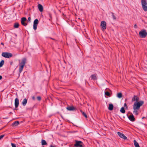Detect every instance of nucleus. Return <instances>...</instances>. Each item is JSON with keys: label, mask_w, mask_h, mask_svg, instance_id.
<instances>
[{"label": "nucleus", "mask_w": 147, "mask_h": 147, "mask_svg": "<svg viewBox=\"0 0 147 147\" xmlns=\"http://www.w3.org/2000/svg\"><path fill=\"white\" fill-rule=\"evenodd\" d=\"M143 101H140L138 102H135L133 105V109L134 110H139L140 106L144 104Z\"/></svg>", "instance_id": "obj_1"}, {"label": "nucleus", "mask_w": 147, "mask_h": 147, "mask_svg": "<svg viewBox=\"0 0 147 147\" xmlns=\"http://www.w3.org/2000/svg\"><path fill=\"white\" fill-rule=\"evenodd\" d=\"M26 59L25 58H23L21 62L19 63V72L21 73L26 64Z\"/></svg>", "instance_id": "obj_2"}, {"label": "nucleus", "mask_w": 147, "mask_h": 147, "mask_svg": "<svg viewBox=\"0 0 147 147\" xmlns=\"http://www.w3.org/2000/svg\"><path fill=\"white\" fill-rule=\"evenodd\" d=\"M139 35L140 38H145L147 35V32L146 30L143 29L140 31Z\"/></svg>", "instance_id": "obj_3"}, {"label": "nucleus", "mask_w": 147, "mask_h": 147, "mask_svg": "<svg viewBox=\"0 0 147 147\" xmlns=\"http://www.w3.org/2000/svg\"><path fill=\"white\" fill-rule=\"evenodd\" d=\"M141 3L144 11H147V3L146 0H141Z\"/></svg>", "instance_id": "obj_4"}, {"label": "nucleus", "mask_w": 147, "mask_h": 147, "mask_svg": "<svg viewBox=\"0 0 147 147\" xmlns=\"http://www.w3.org/2000/svg\"><path fill=\"white\" fill-rule=\"evenodd\" d=\"M2 56L5 58H9L12 57V54L8 52H3L2 53Z\"/></svg>", "instance_id": "obj_5"}, {"label": "nucleus", "mask_w": 147, "mask_h": 147, "mask_svg": "<svg viewBox=\"0 0 147 147\" xmlns=\"http://www.w3.org/2000/svg\"><path fill=\"white\" fill-rule=\"evenodd\" d=\"M76 143L74 144V146L76 147H83V142L79 141L76 140L75 141Z\"/></svg>", "instance_id": "obj_6"}, {"label": "nucleus", "mask_w": 147, "mask_h": 147, "mask_svg": "<svg viewBox=\"0 0 147 147\" xmlns=\"http://www.w3.org/2000/svg\"><path fill=\"white\" fill-rule=\"evenodd\" d=\"M100 26L102 28V30L103 31H104L106 28V23L105 21H102L100 23Z\"/></svg>", "instance_id": "obj_7"}, {"label": "nucleus", "mask_w": 147, "mask_h": 147, "mask_svg": "<svg viewBox=\"0 0 147 147\" xmlns=\"http://www.w3.org/2000/svg\"><path fill=\"white\" fill-rule=\"evenodd\" d=\"M39 21L37 19H36L34 21L33 23V29L36 30L37 29V26L38 24Z\"/></svg>", "instance_id": "obj_8"}, {"label": "nucleus", "mask_w": 147, "mask_h": 147, "mask_svg": "<svg viewBox=\"0 0 147 147\" xmlns=\"http://www.w3.org/2000/svg\"><path fill=\"white\" fill-rule=\"evenodd\" d=\"M117 134L120 138L124 139V140H126L127 139V137L123 134H122L120 132H118Z\"/></svg>", "instance_id": "obj_9"}, {"label": "nucleus", "mask_w": 147, "mask_h": 147, "mask_svg": "<svg viewBox=\"0 0 147 147\" xmlns=\"http://www.w3.org/2000/svg\"><path fill=\"white\" fill-rule=\"evenodd\" d=\"M26 20V19L25 17H23L21 18V23L24 26H26L27 24L24 22Z\"/></svg>", "instance_id": "obj_10"}, {"label": "nucleus", "mask_w": 147, "mask_h": 147, "mask_svg": "<svg viewBox=\"0 0 147 147\" xmlns=\"http://www.w3.org/2000/svg\"><path fill=\"white\" fill-rule=\"evenodd\" d=\"M69 111H74L75 110L76 108L73 106H70L66 108Z\"/></svg>", "instance_id": "obj_11"}, {"label": "nucleus", "mask_w": 147, "mask_h": 147, "mask_svg": "<svg viewBox=\"0 0 147 147\" xmlns=\"http://www.w3.org/2000/svg\"><path fill=\"white\" fill-rule=\"evenodd\" d=\"M19 104V100L17 98H16L15 100V106L16 108L18 107Z\"/></svg>", "instance_id": "obj_12"}, {"label": "nucleus", "mask_w": 147, "mask_h": 147, "mask_svg": "<svg viewBox=\"0 0 147 147\" xmlns=\"http://www.w3.org/2000/svg\"><path fill=\"white\" fill-rule=\"evenodd\" d=\"M139 98L136 96H134L132 99V101L134 102L136 101L137 102L139 100Z\"/></svg>", "instance_id": "obj_13"}, {"label": "nucleus", "mask_w": 147, "mask_h": 147, "mask_svg": "<svg viewBox=\"0 0 147 147\" xmlns=\"http://www.w3.org/2000/svg\"><path fill=\"white\" fill-rule=\"evenodd\" d=\"M128 118L130 120L132 121H135V119L134 117V116L132 114L128 116Z\"/></svg>", "instance_id": "obj_14"}, {"label": "nucleus", "mask_w": 147, "mask_h": 147, "mask_svg": "<svg viewBox=\"0 0 147 147\" xmlns=\"http://www.w3.org/2000/svg\"><path fill=\"white\" fill-rule=\"evenodd\" d=\"M38 7L39 10L40 11L42 12L43 10V7L42 5L40 4H38Z\"/></svg>", "instance_id": "obj_15"}, {"label": "nucleus", "mask_w": 147, "mask_h": 147, "mask_svg": "<svg viewBox=\"0 0 147 147\" xmlns=\"http://www.w3.org/2000/svg\"><path fill=\"white\" fill-rule=\"evenodd\" d=\"M27 103V100L26 98H24L23 100L22 104L23 106H25Z\"/></svg>", "instance_id": "obj_16"}, {"label": "nucleus", "mask_w": 147, "mask_h": 147, "mask_svg": "<svg viewBox=\"0 0 147 147\" xmlns=\"http://www.w3.org/2000/svg\"><path fill=\"white\" fill-rule=\"evenodd\" d=\"M134 142L135 147H140L138 143L135 140H134Z\"/></svg>", "instance_id": "obj_17"}, {"label": "nucleus", "mask_w": 147, "mask_h": 147, "mask_svg": "<svg viewBox=\"0 0 147 147\" xmlns=\"http://www.w3.org/2000/svg\"><path fill=\"white\" fill-rule=\"evenodd\" d=\"M113 108V106L112 104H109V107H108V109L110 110H112Z\"/></svg>", "instance_id": "obj_18"}, {"label": "nucleus", "mask_w": 147, "mask_h": 147, "mask_svg": "<svg viewBox=\"0 0 147 147\" xmlns=\"http://www.w3.org/2000/svg\"><path fill=\"white\" fill-rule=\"evenodd\" d=\"M41 144L42 145H46L47 144L46 142L44 140H42L41 141Z\"/></svg>", "instance_id": "obj_19"}, {"label": "nucleus", "mask_w": 147, "mask_h": 147, "mask_svg": "<svg viewBox=\"0 0 147 147\" xmlns=\"http://www.w3.org/2000/svg\"><path fill=\"white\" fill-rule=\"evenodd\" d=\"M19 123V121H16L14 122L12 124L13 125H15V126L18 125Z\"/></svg>", "instance_id": "obj_20"}, {"label": "nucleus", "mask_w": 147, "mask_h": 147, "mask_svg": "<svg viewBox=\"0 0 147 147\" xmlns=\"http://www.w3.org/2000/svg\"><path fill=\"white\" fill-rule=\"evenodd\" d=\"M19 24L18 23L16 22L14 24V27L15 28H18Z\"/></svg>", "instance_id": "obj_21"}, {"label": "nucleus", "mask_w": 147, "mask_h": 147, "mask_svg": "<svg viewBox=\"0 0 147 147\" xmlns=\"http://www.w3.org/2000/svg\"><path fill=\"white\" fill-rule=\"evenodd\" d=\"M134 111L133 112V113L135 115H137L138 114V111L139 110H134Z\"/></svg>", "instance_id": "obj_22"}, {"label": "nucleus", "mask_w": 147, "mask_h": 147, "mask_svg": "<svg viewBox=\"0 0 147 147\" xmlns=\"http://www.w3.org/2000/svg\"><path fill=\"white\" fill-rule=\"evenodd\" d=\"M92 79L96 80V76L95 75H92L91 76Z\"/></svg>", "instance_id": "obj_23"}, {"label": "nucleus", "mask_w": 147, "mask_h": 147, "mask_svg": "<svg viewBox=\"0 0 147 147\" xmlns=\"http://www.w3.org/2000/svg\"><path fill=\"white\" fill-rule=\"evenodd\" d=\"M120 111L121 113H124L125 112V111L123 107H122L121 108Z\"/></svg>", "instance_id": "obj_24"}, {"label": "nucleus", "mask_w": 147, "mask_h": 147, "mask_svg": "<svg viewBox=\"0 0 147 147\" xmlns=\"http://www.w3.org/2000/svg\"><path fill=\"white\" fill-rule=\"evenodd\" d=\"M117 96L119 98H121L122 97V94L121 93H119L117 94Z\"/></svg>", "instance_id": "obj_25"}, {"label": "nucleus", "mask_w": 147, "mask_h": 147, "mask_svg": "<svg viewBox=\"0 0 147 147\" xmlns=\"http://www.w3.org/2000/svg\"><path fill=\"white\" fill-rule=\"evenodd\" d=\"M111 13L112 14V16L113 17V20H116V18L115 16L114 15V13H113V12H111Z\"/></svg>", "instance_id": "obj_26"}, {"label": "nucleus", "mask_w": 147, "mask_h": 147, "mask_svg": "<svg viewBox=\"0 0 147 147\" xmlns=\"http://www.w3.org/2000/svg\"><path fill=\"white\" fill-rule=\"evenodd\" d=\"M4 61L3 60H2L0 63V67H1L4 64Z\"/></svg>", "instance_id": "obj_27"}, {"label": "nucleus", "mask_w": 147, "mask_h": 147, "mask_svg": "<svg viewBox=\"0 0 147 147\" xmlns=\"http://www.w3.org/2000/svg\"><path fill=\"white\" fill-rule=\"evenodd\" d=\"M82 114L83 115H84L86 118H87V116L86 114L84 112L81 111Z\"/></svg>", "instance_id": "obj_28"}, {"label": "nucleus", "mask_w": 147, "mask_h": 147, "mask_svg": "<svg viewBox=\"0 0 147 147\" xmlns=\"http://www.w3.org/2000/svg\"><path fill=\"white\" fill-rule=\"evenodd\" d=\"M105 94L107 96H109L110 95V93L108 91L105 92Z\"/></svg>", "instance_id": "obj_29"}, {"label": "nucleus", "mask_w": 147, "mask_h": 147, "mask_svg": "<svg viewBox=\"0 0 147 147\" xmlns=\"http://www.w3.org/2000/svg\"><path fill=\"white\" fill-rule=\"evenodd\" d=\"M37 98L38 101H40L41 99V97L40 96H37Z\"/></svg>", "instance_id": "obj_30"}, {"label": "nucleus", "mask_w": 147, "mask_h": 147, "mask_svg": "<svg viewBox=\"0 0 147 147\" xmlns=\"http://www.w3.org/2000/svg\"><path fill=\"white\" fill-rule=\"evenodd\" d=\"M12 147H16V145L13 143H11V144Z\"/></svg>", "instance_id": "obj_31"}, {"label": "nucleus", "mask_w": 147, "mask_h": 147, "mask_svg": "<svg viewBox=\"0 0 147 147\" xmlns=\"http://www.w3.org/2000/svg\"><path fill=\"white\" fill-rule=\"evenodd\" d=\"M4 135H1L0 136V140L2 139V138H3V137L4 136Z\"/></svg>", "instance_id": "obj_32"}, {"label": "nucleus", "mask_w": 147, "mask_h": 147, "mask_svg": "<svg viewBox=\"0 0 147 147\" xmlns=\"http://www.w3.org/2000/svg\"><path fill=\"white\" fill-rule=\"evenodd\" d=\"M31 19L30 17H29L28 18V21L29 22H30L31 21Z\"/></svg>", "instance_id": "obj_33"}, {"label": "nucleus", "mask_w": 147, "mask_h": 147, "mask_svg": "<svg viewBox=\"0 0 147 147\" xmlns=\"http://www.w3.org/2000/svg\"><path fill=\"white\" fill-rule=\"evenodd\" d=\"M134 27L135 28H137V26L136 24H135L134 25Z\"/></svg>", "instance_id": "obj_34"}, {"label": "nucleus", "mask_w": 147, "mask_h": 147, "mask_svg": "<svg viewBox=\"0 0 147 147\" xmlns=\"http://www.w3.org/2000/svg\"><path fill=\"white\" fill-rule=\"evenodd\" d=\"M32 98L33 100H34L35 99V97L33 96L32 97Z\"/></svg>", "instance_id": "obj_35"}, {"label": "nucleus", "mask_w": 147, "mask_h": 147, "mask_svg": "<svg viewBox=\"0 0 147 147\" xmlns=\"http://www.w3.org/2000/svg\"><path fill=\"white\" fill-rule=\"evenodd\" d=\"M124 107H127V104L126 103H125L124 105Z\"/></svg>", "instance_id": "obj_36"}, {"label": "nucleus", "mask_w": 147, "mask_h": 147, "mask_svg": "<svg viewBox=\"0 0 147 147\" xmlns=\"http://www.w3.org/2000/svg\"><path fill=\"white\" fill-rule=\"evenodd\" d=\"M2 78V77L1 76H0V80Z\"/></svg>", "instance_id": "obj_37"}, {"label": "nucleus", "mask_w": 147, "mask_h": 147, "mask_svg": "<svg viewBox=\"0 0 147 147\" xmlns=\"http://www.w3.org/2000/svg\"><path fill=\"white\" fill-rule=\"evenodd\" d=\"M50 147H55L53 146L52 145H51L50 146Z\"/></svg>", "instance_id": "obj_38"}, {"label": "nucleus", "mask_w": 147, "mask_h": 147, "mask_svg": "<svg viewBox=\"0 0 147 147\" xmlns=\"http://www.w3.org/2000/svg\"><path fill=\"white\" fill-rule=\"evenodd\" d=\"M1 45H4V43H3V42H1Z\"/></svg>", "instance_id": "obj_39"}]
</instances>
